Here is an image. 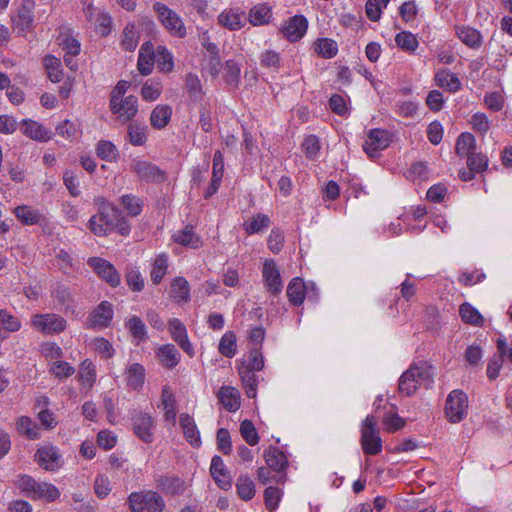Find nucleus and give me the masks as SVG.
Segmentation results:
<instances>
[{
    "label": "nucleus",
    "mask_w": 512,
    "mask_h": 512,
    "mask_svg": "<svg viewBox=\"0 0 512 512\" xmlns=\"http://www.w3.org/2000/svg\"><path fill=\"white\" fill-rule=\"evenodd\" d=\"M168 330L172 339L179 345V347L187 353L190 357L195 355L193 345L189 341L185 325L177 318H172L168 322Z\"/></svg>",
    "instance_id": "18"
},
{
    "label": "nucleus",
    "mask_w": 512,
    "mask_h": 512,
    "mask_svg": "<svg viewBox=\"0 0 512 512\" xmlns=\"http://www.w3.org/2000/svg\"><path fill=\"white\" fill-rule=\"evenodd\" d=\"M156 62L158 68L163 72H170L173 69V58L171 53L162 46H159L156 52Z\"/></svg>",
    "instance_id": "61"
},
{
    "label": "nucleus",
    "mask_w": 512,
    "mask_h": 512,
    "mask_svg": "<svg viewBox=\"0 0 512 512\" xmlns=\"http://www.w3.org/2000/svg\"><path fill=\"white\" fill-rule=\"evenodd\" d=\"M30 326L44 335H58L66 330L68 323L56 313H36L30 318Z\"/></svg>",
    "instance_id": "5"
},
{
    "label": "nucleus",
    "mask_w": 512,
    "mask_h": 512,
    "mask_svg": "<svg viewBox=\"0 0 512 512\" xmlns=\"http://www.w3.org/2000/svg\"><path fill=\"white\" fill-rule=\"evenodd\" d=\"M272 15V8L266 3H260L249 10L248 21L253 26H263L270 23Z\"/></svg>",
    "instance_id": "28"
},
{
    "label": "nucleus",
    "mask_w": 512,
    "mask_h": 512,
    "mask_svg": "<svg viewBox=\"0 0 512 512\" xmlns=\"http://www.w3.org/2000/svg\"><path fill=\"white\" fill-rule=\"evenodd\" d=\"M240 433L246 443L255 446L259 442V435L251 420L245 419L240 424Z\"/></svg>",
    "instance_id": "55"
},
{
    "label": "nucleus",
    "mask_w": 512,
    "mask_h": 512,
    "mask_svg": "<svg viewBox=\"0 0 512 512\" xmlns=\"http://www.w3.org/2000/svg\"><path fill=\"white\" fill-rule=\"evenodd\" d=\"M264 458L268 467L274 471L282 472L287 467V457L278 448L270 446L264 452Z\"/></svg>",
    "instance_id": "32"
},
{
    "label": "nucleus",
    "mask_w": 512,
    "mask_h": 512,
    "mask_svg": "<svg viewBox=\"0 0 512 512\" xmlns=\"http://www.w3.org/2000/svg\"><path fill=\"white\" fill-rule=\"evenodd\" d=\"M34 458L41 468L51 472L57 471L63 463L59 450L51 444L39 447Z\"/></svg>",
    "instance_id": "11"
},
{
    "label": "nucleus",
    "mask_w": 512,
    "mask_h": 512,
    "mask_svg": "<svg viewBox=\"0 0 512 512\" xmlns=\"http://www.w3.org/2000/svg\"><path fill=\"white\" fill-rule=\"evenodd\" d=\"M185 86L191 100L199 101L202 99V85L197 75L188 74L186 76Z\"/></svg>",
    "instance_id": "53"
},
{
    "label": "nucleus",
    "mask_w": 512,
    "mask_h": 512,
    "mask_svg": "<svg viewBox=\"0 0 512 512\" xmlns=\"http://www.w3.org/2000/svg\"><path fill=\"white\" fill-rule=\"evenodd\" d=\"M307 28V19L303 15H295L286 22L281 31L289 41H298L305 35Z\"/></svg>",
    "instance_id": "21"
},
{
    "label": "nucleus",
    "mask_w": 512,
    "mask_h": 512,
    "mask_svg": "<svg viewBox=\"0 0 512 512\" xmlns=\"http://www.w3.org/2000/svg\"><path fill=\"white\" fill-rule=\"evenodd\" d=\"M456 35L466 46L476 49L482 45V35L480 32L469 26H457Z\"/></svg>",
    "instance_id": "33"
},
{
    "label": "nucleus",
    "mask_w": 512,
    "mask_h": 512,
    "mask_svg": "<svg viewBox=\"0 0 512 512\" xmlns=\"http://www.w3.org/2000/svg\"><path fill=\"white\" fill-rule=\"evenodd\" d=\"M49 372L58 379L68 378L75 373V368L66 361H55L51 364Z\"/></svg>",
    "instance_id": "59"
},
{
    "label": "nucleus",
    "mask_w": 512,
    "mask_h": 512,
    "mask_svg": "<svg viewBox=\"0 0 512 512\" xmlns=\"http://www.w3.org/2000/svg\"><path fill=\"white\" fill-rule=\"evenodd\" d=\"M395 43L400 49L408 53H414L419 46L417 36L410 31H401L397 33L395 36Z\"/></svg>",
    "instance_id": "43"
},
{
    "label": "nucleus",
    "mask_w": 512,
    "mask_h": 512,
    "mask_svg": "<svg viewBox=\"0 0 512 512\" xmlns=\"http://www.w3.org/2000/svg\"><path fill=\"white\" fill-rule=\"evenodd\" d=\"M306 285L302 279L293 278L287 287V297L291 304L300 305L305 299Z\"/></svg>",
    "instance_id": "37"
},
{
    "label": "nucleus",
    "mask_w": 512,
    "mask_h": 512,
    "mask_svg": "<svg viewBox=\"0 0 512 512\" xmlns=\"http://www.w3.org/2000/svg\"><path fill=\"white\" fill-rule=\"evenodd\" d=\"M33 10L34 2L31 0H24L19 7L16 16L13 18L14 29H17L19 34L32 28L34 22Z\"/></svg>",
    "instance_id": "20"
},
{
    "label": "nucleus",
    "mask_w": 512,
    "mask_h": 512,
    "mask_svg": "<svg viewBox=\"0 0 512 512\" xmlns=\"http://www.w3.org/2000/svg\"><path fill=\"white\" fill-rule=\"evenodd\" d=\"M172 238L174 242L192 249H197L203 244L201 238L194 232V228L191 225H187L183 230L174 233Z\"/></svg>",
    "instance_id": "29"
},
{
    "label": "nucleus",
    "mask_w": 512,
    "mask_h": 512,
    "mask_svg": "<svg viewBox=\"0 0 512 512\" xmlns=\"http://www.w3.org/2000/svg\"><path fill=\"white\" fill-rule=\"evenodd\" d=\"M172 108L169 105H157L151 112L150 123L156 129L164 128L170 121Z\"/></svg>",
    "instance_id": "40"
},
{
    "label": "nucleus",
    "mask_w": 512,
    "mask_h": 512,
    "mask_svg": "<svg viewBox=\"0 0 512 512\" xmlns=\"http://www.w3.org/2000/svg\"><path fill=\"white\" fill-rule=\"evenodd\" d=\"M239 375L242 380L248 398H255L257 394V377L253 370L245 367L239 369Z\"/></svg>",
    "instance_id": "44"
},
{
    "label": "nucleus",
    "mask_w": 512,
    "mask_h": 512,
    "mask_svg": "<svg viewBox=\"0 0 512 512\" xmlns=\"http://www.w3.org/2000/svg\"><path fill=\"white\" fill-rule=\"evenodd\" d=\"M315 51L324 58H332L337 52V43L328 38L318 39L314 44Z\"/></svg>",
    "instance_id": "52"
},
{
    "label": "nucleus",
    "mask_w": 512,
    "mask_h": 512,
    "mask_svg": "<svg viewBox=\"0 0 512 512\" xmlns=\"http://www.w3.org/2000/svg\"><path fill=\"white\" fill-rule=\"evenodd\" d=\"M97 155L106 161H113L117 157V148L110 141H99L96 147Z\"/></svg>",
    "instance_id": "60"
},
{
    "label": "nucleus",
    "mask_w": 512,
    "mask_h": 512,
    "mask_svg": "<svg viewBox=\"0 0 512 512\" xmlns=\"http://www.w3.org/2000/svg\"><path fill=\"white\" fill-rule=\"evenodd\" d=\"M302 149L307 158L311 160L316 159L321 150V144L318 137L315 135L307 136L302 143Z\"/></svg>",
    "instance_id": "57"
},
{
    "label": "nucleus",
    "mask_w": 512,
    "mask_h": 512,
    "mask_svg": "<svg viewBox=\"0 0 512 512\" xmlns=\"http://www.w3.org/2000/svg\"><path fill=\"white\" fill-rule=\"evenodd\" d=\"M217 397L223 407L230 412H235L240 408V393L232 386H222L217 393Z\"/></svg>",
    "instance_id": "25"
},
{
    "label": "nucleus",
    "mask_w": 512,
    "mask_h": 512,
    "mask_svg": "<svg viewBox=\"0 0 512 512\" xmlns=\"http://www.w3.org/2000/svg\"><path fill=\"white\" fill-rule=\"evenodd\" d=\"M219 352L228 358L236 354V335L232 331H227L220 339Z\"/></svg>",
    "instance_id": "51"
},
{
    "label": "nucleus",
    "mask_w": 512,
    "mask_h": 512,
    "mask_svg": "<svg viewBox=\"0 0 512 512\" xmlns=\"http://www.w3.org/2000/svg\"><path fill=\"white\" fill-rule=\"evenodd\" d=\"M166 503L161 495L154 491L130 494L131 512H163Z\"/></svg>",
    "instance_id": "6"
},
{
    "label": "nucleus",
    "mask_w": 512,
    "mask_h": 512,
    "mask_svg": "<svg viewBox=\"0 0 512 512\" xmlns=\"http://www.w3.org/2000/svg\"><path fill=\"white\" fill-rule=\"evenodd\" d=\"M146 370L139 364L130 365V388L140 390L145 383Z\"/></svg>",
    "instance_id": "56"
},
{
    "label": "nucleus",
    "mask_w": 512,
    "mask_h": 512,
    "mask_svg": "<svg viewBox=\"0 0 512 512\" xmlns=\"http://www.w3.org/2000/svg\"><path fill=\"white\" fill-rule=\"evenodd\" d=\"M44 65L47 71L48 78L53 83H58L62 80L61 61L53 55H47L44 58Z\"/></svg>",
    "instance_id": "47"
},
{
    "label": "nucleus",
    "mask_w": 512,
    "mask_h": 512,
    "mask_svg": "<svg viewBox=\"0 0 512 512\" xmlns=\"http://www.w3.org/2000/svg\"><path fill=\"white\" fill-rule=\"evenodd\" d=\"M262 276L265 287L273 295H278L283 289L279 269L273 260H266L263 265Z\"/></svg>",
    "instance_id": "19"
},
{
    "label": "nucleus",
    "mask_w": 512,
    "mask_h": 512,
    "mask_svg": "<svg viewBox=\"0 0 512 512\" xmlns=\"http://www.w3.org/2000/svg\"><path fill=\"white\" fill-rule=\"evenodd\" d=\"M210 473L217 485L222 489H229L232 479L227 472L222 458L215 455L211 460Z\"/></svg>",
    "instance_id": "24"
},
{
    "label": "nucleus",
    "mask_w": 512,
    "mask_h": 512,
    "mask_svg": "<svg viewBox=\"0 0 512 512\" xmlns=\"http://www.w3.org/2000/svg\"><path fill=\"white\" fill-rule=\"evenodd\" d=\"M87 20L92 23L95 30L102 36L110 33L112 20L108 13L99 7H95L92 3H88L84 8Z\"/></svg>",
    "instance_id": "14"
},
{
    "label": "nucleus",
    "mask_w": 512,
    "mask_h": 512,
    "mask_svg": "<svg viewBox=\"0 0 512 512\" xmlns=\"http://www.w3.org/2000/svg\"><path fill=\"white\" fill-rule=\"evenodd\" d=\"M52 296L58 301L65 313L73 310V295L67 287L63 285H57L52 292Z\"/></svg>",
    "instance_id": "46"
},
{
    "label": "nucleus",
    "mask_w": 512,
    "mask_h": 512,
    "mask_svg": "<svg viewBox=\"0 0 512 512\" xmlns=\"http://www.w3.org/2000/svg\"><path fill=\"white\" fill-rule=\"evenodd\" d=\"M435 83L440 88L452 93L461 89V82L458 76L447 69L440 70L435 74Z\"/></svg>",
    "instance_id": "31"
},
{
    "label": "nucleus",
    "mask_w": 512,
    "mask_h": 512,
    "mask_svg": "<svg viewBox=\"0 0 512 512\" xmlns=\"http://www.w3.org/2000/svg\"><path fill=\"white\" fill-rule=\"evenodd\" d=\"M180 426L183 430L185 439L194 447L201 445L200 432L194 419L187 413L180 415Z\"/></svg>",
    "instance_id": "27"
},
{
    "label": "nucleus",
    "mask_w": 512,
    "mask_h": 512,
    "mask_svg": "<svg viewBox=\"0 0 512 512\" xmlns=\"http://www.w3.org/2000/svg\"><path fill=\"white\" fill-rule=\"evenodd\" d=\"M468 397L460 390H453L449 393L446 404L445 414L451 423L461 422L467 415Z\"/></svg>",
    "instance_id": "8"
},
{
    "label": "nucleus",
    "mask_w": 512,
    "mask_h": 512,
    "mask_svg": "<svg viewBox=\"0 0 512 512\" xmlns=\"http://www.w3.org/2000/svg\"><path fill=\"white\" fill-rule=\"evenodd\" d=\"M148 127L146 125L130 124V144L144 145L147 140Z\"/></svg>",
    "instance_id": "63"
},
{
    "label": "nucleus",
    "mask_w": 512,
    "mask_h": 512,
    "mask_svg": "<svg viewBox=\"0 0 512 512\" xmlns=\"http://www.w3.org/2000/svg\"><path fill=\"white\" fill-rule=\"evenodd\" d=\"M360 444L366 455H377L382 451V439L377 427V420L373 415H368L360 427Z\"/></svg>",
    "instance_id": "4"
},
{
    "label": "nucleus",
    "mask_w": 512,
    "mask_h": 512,
    "mask_svg": "<svg viewBox=\"0 0 512 512\" xmlns=\"http://www.w3.org/2000/svg\"><path fill=\"white\" fill-rule=\"evenodd\" d=\"M270 223V218L267 215L258 213L251 220L244 222L243 228L248 234H256L268 228Z\"/></svg>",
    "instance_id": "48"
},
{
    "label": "nucleus",
    "mask_w": 512,
    "mask_h": 512,
    "mask_svg": "<svg viewBox=\"0 0 512 512\" xmlns=\"http://www.w3.org/2000/svg\"><path fill=\"white\" fill-rule=\"evenodd\" d=\"M264 499L266 508L270 511L275 510L281 499V490L273 486L267 487L264 491Z\"/></svg>",
    "instance_id": "64"
},
{
    "label": "nucleus",
    "mask_w": 512,
    "mask_h": 512,
    "mask_svg": "<svg viewBox=\"0 0 512 512\" xmlns=\"http://www.w3.org/2000/svg\"><path fill=\"white\" fill-rule=\"evenodd\" d=\"M391 143V135L388 131L375 128L371 129L363 143L364 152L371 158L377 157L379 152L386 149Z\"/></svg>",
    "instance_id": "9"
},
{
    "label": "nucleus",
    "mask_w": 512,
    "mask_h": 512,
    "mask_svg": "<svg viewBox=\"0 0 512 512\" xmlns=\"http://www.w3.org/2000/svg\"><path fill=\"white\" fill-rule=\"evenodd\" d=\"M469 124L472 130L481 135H485L491 127L490 120L487 115L482 112L474 113L469 119Z\"/></svg>",
    "instance_id": "54"
},
{
    "label": "nucleus",
    "mask_w": 512,
    "mask_h": 512,
    "mask_svg": "<svg viewBox=\"0 0 512 512\" xmlns=\"http://www.w3.org/2000/svg\"><path fill=\"white\" fill-rule=\"evenodd\" d=\"M13 213L17 220L26 226H44L48 223L43 211L31 205H19L13 209Z\"/></svg>",
    "instance_id": "16"
},
{
    "label": "nucleus",
    "mask_w": 512,
    "mask_h": 512,
    "mask_svg": "<svg viewBox=\"0 0 512 512\" xmlns=\"http://www.w3.org/2000/svg\"><path fill=\"white\" fill-rule=\"evenodd\" d=\"M161 404L167 421H176V399L172 389L165 385L161 392Z\"/></svg>",
    "instance_id": "36"
},
{
    "label": "nucleus",
    "mask_w": 512,
    "mask_h": 512,
    "mask_svg": "<svg viewBox=\"0 0 512 512\" xmlns=\"http://www.w3.org/2000/svg\"><path fill=\"white\" fill-rule=\"evenodd\" d=\"M95 203L98 204V213L88 221L90 231L99 237L106 236L115 230L125 235L126 227L122 212L102 197L96 198Z\"/></svg>",
    "instance_id": "1"
},
{
    "label": "nucleus",
    "mask_w": 512,
    "mask_h": 512,
    "mask_svg": "<svg viewBox=\"0 0 512 512\" xmlns=\"http://www.w3.org/2000/svg\"><path fill=\"white\" fill-rule=\"evenodd\" d=\"M130 168L141 181L160 183L166 179L163 170L146 160L134 159Z\"/></svg>",
    "instance_id": "12"
},
{
    "label": "nucleus",
    "mask_w": 512,
    "mask_h": 512,
    "mask_svg": "<svg viewBox=\"0 0 512 512\" xmlns=\"http://www.w3.org/2000/svg\"><path fill=\"white\" fill-rule=\"evenodd\" d=\"M218 24L222 27L236 31L241 29L245 24V14L240 9L229 8L223 10L218 15Z\"/></svg>",
    "instance_id": "22"
},
{
    "label": "nucleus",
    "mask_w": 512,
    "mask_h": 512,
    "mask_svg": "<svg viewBox=\"0 0 512 512\" xmlns=\"http://www.w3.org/2000/svg\"><path fill=\"white\" fill-rule=\"evenodd\" d=\"M130 336L135 345H140L149 338L145 323L137 316L130 317Z\"/></svg>",
    "instance_id": "42"
},
{
    "label": "nucleus",
    "mask_w": 512,
    "mask_h": 512,
    "mask_svg": "<svg viewBox=\"0 0 512 512\" xmlns=\"http://www.w3.org/2000/svg\"><path fill=\"white\" fill-rule=\"evenodd\" d=\"M237 492L242 500L248 501L255 495V485L248 477H239L237 481Z\"/></svg>",
    "instance_id": "58"
},
{
    "label": "nucleus",
    "mask_w": 512,
    "mask_h": 512,
    "mask_svg": "<svg viewBox=\"0 0 512 512\" xmlns=\"http://www.w3.org/2000/svg\"><path fill=\"white\" fill-rule=\"evenodd\" d=\"M21 131L26 137L39 142H47L52 137L51 131L32 119H23L21 121Z\"/></svg>",
    "instance_id": "23"
},
{
    "label": "nucleus",
    "mask_w": 512,
    "mask_h": 512,
    "mask_svg": "<svg viewBox=\"0 0 512 512\" xmlns=\"http://www.w3.org/2000/svg\"><path fill=\"white\" fill-rule=\"evenodd\" d=\"M16 429L30 440H36L41 437L38 425L28 416H21L17 419Z\"/></svg>",
    "instance_id": "38"
},
{
    "label": "nucleus",
    "mask_w": 512,
    "mask_h": 512,
    "mask_svg": "<svg viewBox=\"0 0 512 512\" xmlns=\"http://www.w3.org/2000/svg\"><path fill=\"white\" fill-rule=\"evenodd\" d=\"M15 486L26 497L36 501L41 500L48 503L60 498V490L52 483L37 481L30 475L21 474L15 480Z\"/></svg>",
    "instance_id": "2"
},
{
    "label": "nucleus",
    "mask_w": 512,
    "mask_h": 512,
    "mask_svg": "<svg viewBox=\"0 0 512 512\" xmlns=\"http://www.w3.org/2000/svg\"><path fill=\"white\" fill-rule=\"evenodd\" d=\"M156 55L154 54L153 45L145 43L141 46L138 57V70L142 75H148L152 72Z\"/></svg>",
    "instance_id": "30"
},
{
    "label": "nucleus",
    "mask_w": 512,
    "mask_h": 512,
    "mask_svg": "<svg viewBox=\"0 0 512 512\" xmlns=\"http://www.w3.org/2000/svg\"><path fill=\"white\" fill-rule=\"evenodd\" d=\"M476 140L469 132L461 133L456 140V153L460 157H467L474 153Z\"/></svg>",
    "instance_id": "41"
},
{
    "label": "nucleus",
    "mask_w": 512,
    "mask_h": 512,
    "mask_svg": "<svg viewBox=\"0 0 512 512\" xmlns=\"http://www.w3.org/2000/svg\"><path fill=\"white\" fill-rule=\"evenodd\" d=\"M158 487L166 494L181 495L185 492L187 485L179 477L166 476L159 479Z\"/></svg>",
    "instance_id": "34"
},
{
    "label": "nucleus",
    "mask_w": 512,
    "mask_h": 512,
    "mask_svg": "<svg viewBox=\"0 0 512 512\" xmlns=\"http://www.w3.org/2000/svg\"><path fill=\"white\" fill-rule=\"evenodd\" d=\"M432 382L430 367L426 364L412 365L401 375L399 379V390L401 393L411 396L419 387H428Z\"/></svg>",
    "instance_id": "3"
},
{
    "label": "nucleus",
    "mask_w": 512,
    "mask_h": 512,
    "mask_svg": "<svg viewBox=\"0 0 512 512\" xmlns=\"http://www.w3.org/2000/svg\"><path fill=\"white\" fill-rule=\"evenodd\" d=\"M134 434L144 443H151L154 440L155 422L153 418L144 412L136 413L132 418Z\"/></svg>",
    "instance_id": "13"
},
{
    "label": "nucleus",
    "mask_w": 512,
    "mask_h": 512,
    "mask_svg": "<svg viewBox=\"0 0 512 512\" xmlns=\"http://www.w3.org/2000/svg\"><path fill=\"white\" fill-rule=\"evenodd\" d=\"M459 314L465 323L474 326H482L484 324L483 316L470 303H463L459 308Z\"/></svg>",
    "instance_id": "45"
},
{
    "label": "nucleus",
    "mask_w": 512,
    "mask_h": 512,
    "mask_svg": "<svg viewBox=\"0 0 512 512\" xmlns=\"http://www.w3.org/2000/svg\"><path fill=\"white\" fill-rule=\"evenodd\" d=\"M171 297L176 302H187L190 299V286L183 277H176L171 283Z\"/></svg>",
    "instance_id": "39"
},
{
    "label": "nucleus",
    "mask_w": 512,
    "mask_h": 512,
    "mask_svg": "<svg viewBox=\"0 0 512 512\" xmlns=\"http://www.w3.org/2000/svg\"><path fill=\"white\" fill-rule=\"evenodd\" d=\"M96 367L91 360L85 359L81 362L78 372V379L86 390H91L96 381Z\"/></svg>",
    "instance_id": "35"
},
{
    "label": "nucleus",
    "mask_w": 512,
    "mask_h": 512,
    "mask_svg": "<svg viewBox=\"0 0 512 512\" xmlns=\"http://www.w3.org/2000/svg\"><path fill=\"white\" fill-rule=\"evenodd\" d=\"M168 269V256L166 254H160L154 260L150 277L153 284H159L165 276Z\"/></svg>",
    "instance_id": "49"
},
{
    "label": "nucleus",
    "mask_w": 512,
    "mask_h": 512,
    "mask_svg": "<svg viewBox=\"0 0 512 512\" xmlns=\"http://www.w3.org/2000/svg\"><path fill=\"white\" fill-rule=\"evenodd\" d=\"M113 318L112 304L108 301H102L89 315L86 327L100 330L109 326Z\"/></svg>",
    "instance_id": "15"
},
{
    "label": "nucleus",
    "mask_w": 512,
    "mask_h": 512,
    "mask_svg": "<svg viewBox=\"0 0 512 512\" xmlns=\"http://www.w3.org/2000/svg\"><path fill=\"white\" fill-rule=\"evenodd\" d=\"M88 265L93 271L112 287L120 283V277L114 266L107 260L100 257H91L88 259Z\"/></svg>",
    "instance_id": "17"
},
{
    "label": "nucleus",
    "mask_w": 512,
    "mask_h": 512,
    "mask_svg": "<svg viewBox=\"0 0 512 512\" xmlns=\"http://www.w3.org/2000/svg\"><path fill=\"white\" fill-rule=\"evenodd\" d=\"M153 8L159 21L172 36L182 38L186 35L184 22L174 10L161 2H155Z\"/></svg>",
    "instance_id": "7"
},
{
    "label": "nucleus",
    "mask_w": 512,
    "mask_h": 512,
    "mask_svg": "<svg viewBox=\"0 0 512 512\" xmlns=\"http://www.w3.org/2000/svg\"><path fill=\"white\" fill-rule=\"evenodd\" d=\"M240 67L233 61L228 60L225 65V81L228 85L236 87L240 79Z\"/></svg>",
    "instance_id": "62"
},
{
    "label": "nucleus",
    "mask_w": 512,
    "mask_h": 512,
    "mask_svg": "<svg viewBox=\"0 0 512 512\" xmlns=\"http://www.w3.org/2000/svg\"><path fill=\"white\" fill-rule=\"evenodd\" d=\"M156 355L160 364L167 369L175 368L179 364L181 358L179 351L173 344L161 345L157 349Z\"/></svg>",
    "instance_id": "26"
},
{
    "label": "nucleus",
    "mask_w": 512,
    "mask_h": 512,
    "mask_svg": "<svg viewBox=\"0 0 512 512\" xmlns=\"http://www.w3.org/2000/svg\"><path fill=\"white\" fill-rule=\"evenodd\" d=\"M162 84L156 80H148L141 88L140 94L143 100L147 102L156 101L162 93Z\"/></svg>",
    "instance_id": "50"
},
{
    "label": "nucleus",
    "mask_w": 512,
    "mask_h": 512,
    "mask_svg": "<svg viewBox=\"0 0 512 512\" xmlns=\"http://www.w3.org/2000/svg\"><path fill=\"white\" fill-rule=\"evenodd\" d=\"M128 86L125 80L117 83L111 92L110 109L117 115L122 124L128 121V97H125Z\"/></svg>",
    "instance_id": "10"
}]
</instances>
